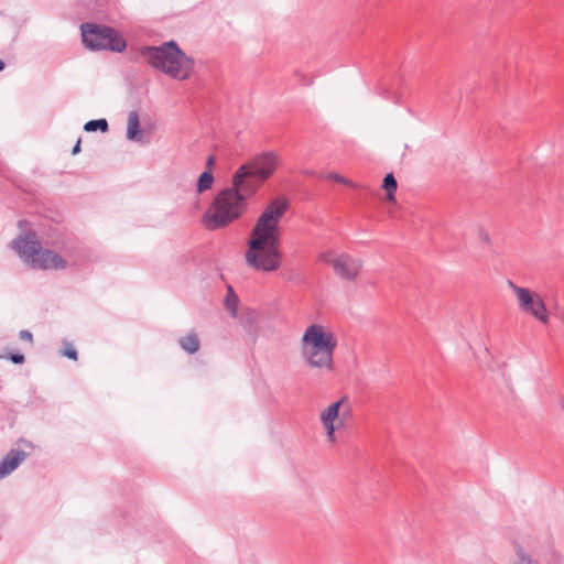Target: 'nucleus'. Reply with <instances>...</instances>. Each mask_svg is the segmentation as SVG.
<instances>
[{"instance_id":"f257e3e1","label":"nucleus","mask_w":564,"mask_h":564,"mask_svg":"<svg viewBox=\"0 0 564 564\" xmlns=\"http://www.w3.org/2000/svg\"><path fill=\"white\" fill-rule=\"evenodd\" d=\"M288 208L284 198H275L264 207L250 231L245 253L248 267L263 272H273L281 267L279 224Z\"/></svg>"},{"instance_id":"f03ea898","label":"nucleus","mask_w":564,"mask_h":564,"mask_svg":"<svg viewBox=\"0 0 564 564\" xmlns=\"http://www.w3.org/2000/svg\"><path fill=\"white\" fill-rule=\"evenodd\" d=\"M254 194H248L242 184H235L220 191L214 202L213 210L203 216V223L208 230H218L240 218L248 210V200Z\"/></svg>"},{"instance_id":"7ed1b4c3","label":"nucleus","mask_w":564,"mask_h":564,"mask_svg":"<svg viewBox=\"0 0 564 564\" xmlns=\"http://www.w3.org/2000/svg\"><path fill=\"white\" fill-rule=\"evenodd\" d=\"M140 55L152 68L173 79L185 80L194 70V58L186 55L173 40L159 46H143Z\"/></svg>"},{"instance_id":"20e7f679","label":"nucleus","mask_w":564,"mask_h":564,"mask_svg":"<svg viewBox=\"0 0 564 564\" xmlns=\"http://www.w3.org/2000/svg\"><path fill=\"white\" fill-rule=\"evenodd\" d=\"M335 335L321 324H311L301 338V357L313 369L332 372L335 369Z\"/></svg>"},{"instance_id":"39448f33","label":"nucleus","mask_w":564,"mask_h":564,"mask_svg":"<svg viewBox=\"0 0 564 564\" xmlns=\"http://www.w3.org/2000/svg\"><path fill=\"white\" fill-rule=\"evenodd\" d=\"M279 164L275 152H262L240 165L234 173L235 184H242L248 194H256Z\"/></svg>"},{"instance_id":"423d86ee","label":"nucleus","mask_w":564,"mask_h":564,"mask_svg":"<svg viewBox=\"0 0 564 564\" xmlns=\"http://www.w3.org/2000/svg\"><path fill=\"white\" fill-rule=\"evenodd\" d=\"M11 245L20 258L33 269L48 270L66 268V261L58 253L48 249H42L35 232L19 236Z\"/></svg>"},{"instance_id":"0eeeda50","label":"nucleus","mask_w":564,"mask_h":564,"mask_svg":"<svg viewBox=\"0 0 564 564\" xmlns=\"http://www.w3.org/2000/svg\"><path fill=\"white\" fill-rule=\"evenodd\" d=\"M80 31L83 44L90 51L108 50L120 53L127 47L126 41L113 28L87 22L80 25Z\"/></svg>"},{"instance_id":"6e6552de","label":"nucleus","mask_w":564,"mask_h":564,"mask_svg":"<svg viewBox=\"0 0 564 564\" xmlns=\"http://www.w3.org/2000/svg\"><path fill=\"white\" fill-rule=\"evenodd\" d=\"M507 284L514 293L518 306L523 313L533 316L544 325L549 323L545 304L538 293L527 288L519 286L511 280H508Z\"/></svg>"},{"instance_id":"1a4fd4ad","label":"nucleus","mask_w":564,"mask_h":564,"mask_svg":"<svg viewBox=\"0 0 564 564\" xmlns=\"http://www.w3.org/2000/svg\"><path fill=\"white\" fill-rule=\"evenodd\" d=\"M351 411L352 409L347 395L341 397L338 401L329 404L322 411L321 422L329 442L333 443L335 441V431L337 429L335 421L340 419V423H343V421L350 415Z\"/></svg>"},{"instance_id":"9d476101","label":"nucleus","mask_w":564,"mask_h":564,"mask_svg":"<svg viewBox=\"0 0 564 564\" xmlns=\"http://www.w3.org/2000/svg\"><path fill=\"white\" fill-rule=\"evenodd\" d=\"M364 262L359 258H355L348 253H340L334 257L333 270L340 279L354 281L361 270Z\"/></svg>"},{"instance_id":"9b49d317","label":"nucleus","mask_w":564,"mask_h":564,"mask_svg":"<svg viewBox=\"0 0 564 564\" xmlns=\"http://www.w3.org/2000/svg\"><path fill=\"white\" fill-rule=\"evenodd\" d=\"M26 453L17 448H12L0 462V477L12 473L25 458Z\"/></svg>"},{"instance_id":"f8f14e48","label":"nucleus","mask_w":564,"mask_h":564,"mask_svg":"<svg viewBox=\"0 0 564 564\" xmlns=\"http://www.w3.org/2000/svg\"><path fill=\"white\" fill-rule=\"evenodd\" d=\"M127 139L130 141L144 143V133L140 128L138 111L133 110L128 117Z\"/></svg>"},{"instance_id":"ddd939ff","label":"nucleus","mask_w":564,"mask_h":564,"mask_svg":"<svg viewBox=\"0 0 564 564\" xmlns=\"http://www.w3.org/2000/svg\"><path fill=\"white\" fill-rule=\"evenodd\" d=\"M178 345L189 355L197 352L200 347L198 336L194 330H191L185 336L180 337Z\"/></svg>"},{"instance_id":"4468645a","label":"nucleus","mask_w":564,"mask_h":564,"mask_svg":"<svg viewBox=\"0 0 564 564\" xmlns=\"http://www.w3.org/2000/svg\"><path fill=\"white\" fill-rule=\"evenodd\" d=\"M238 303V295L235 293L234 289L230 285H228L227 294L225 297V306L231 313L232 316L237 315Z\"/></svg>"},{"instance_id":"2eb2a0df","label":"nucleus","mask_w":564,"mask_h":564,"mask_svg":"<svg viewBox=\"0 0 564 564\" xmlns=\"http://www.w3.org/2000/svg\"><path fill=\"white\" fill-rule=\"evenodd\" d=\"M382 187L387 191V199L389 202L394 200V193L398 187V183L392 173H388L382 182Z\"/></svg>"},{"instance_id":"dca6fc26","label":"nucleus","mask_w":564,"mask_h":564,"mask_svg":"<svg viewBox=\"0 0 564 564\" xmlns=\"http://www.w3.org/2000/svg\"><path fill=\"white\" fill-rule=\"evenodd\" d=\"M214 176L212 174V171H205L203 172L197 181V192L203 193L207 189H209L213 185Z\"/></svg>"},{"instance_id":"f3484780","label":"nucleus","mask_w":564,"mask_h":564,"mask_svg":"<svg viewBox=\"0 0 564 564\" xmlns=\"http://www.w3.org/2000/svg\"><path fill=\"white\" fill-rule=\"evenodd\" d=\"M108 121L106 119L89 120L85 123L84 130L87 132H95L97 130L101 132L108 131Z\"/></svg>"},{"instance_id":"a211bd4d","label":"nucleus","mask_w":564,"mask_h":564,"mask_svg":"<svg viewBox=\"0 0 564 564\" xmlns=\"http://www.w3.org/2000/svg\"><path fill=\"white\" fill-rule=\"evenodd\" d=\"M326 178L328 180H333L339 184H344V185H347V186H350V187H354V188H359L360 186L358 184H355L352 183L351 181H349L348 178L341 176L340 174H337V173H329L326 175Z\"/></svg>"},{"instance_id":"6ab92c4d","label":"nucleus","mask_w":564,"mask_h":564,"mask_svg":"<svg viewBox=\"0 0 564 564\" xmlns=\"http://www.w3.org/2000/svg\"><path fill=\"white\" fill-rule=\"evenodd\" d=\"M518 561L514 564H538L533 562L521 547L517 550Z\"/></svg>"},{"instance_id":"aec40b11","label":"nucleus","mask_w":564,"mask_h":564,"mask_svg":"<svg viewBox=\"0 0 564 564\" xmlns=\"http://www.w3.org/2000/svg\"><path fill=\"white\" fill-rule=\"evenodd\" d=\"M477 237L480 242L486 245L490 243L489 234L482 227H477Z\"/></svg>"},{"instance_id":"412c9836","label":"nucleus","mask_w":564,"mask_h":564,"mask_svg":"<svg viewBox=\"0 0 564 564\" xmlns=\"http://www.w3.org/2000/svg\"><path fill=\"white\" fill-rule=\"evenodd\" d=\"M8 358L15 365H21L24 362L25 358L22 354H19V352H15V354H10L8 356Z\"/></svg>"},{"instance_id":"4be33fe9","label":"nucleus","mask_w":564,"mask_h":564,"mask_svg":"<svg viewBox=\"0 0 564 564\" xmlns=\"http://www.w3.org/2000/svg\"><path fill=\"white\" fill-rule=\"evenodd\" d=\"M63 355L73 360L77 359V351L72 346L66 347Z\"/></svg>"},{"instance_id":"5701e85b","label":"nucleus","mask_w":564,"mask_h":564,"mask_svg":"<svg viewBox=\"0 0 564 564\" xmlns=\"http://www.w3.org/2000/svg\"><path fill=\"white\" fill-rule=\"evenodd\" d=\"M319 259L321 261H323L324 263L326 264H329L332 268H333V261H334V258L332 257V253L326 251V252H323L321 256H319Z\"/></svg>"},{"instance_id":"b1692460","label":"nucleus","mask_w":564,"mask_h":564,"mask_svg":"<svg viewBox=\"0 0 564 564\" xmlns=\"http://www.w3.org/2000/svg\"><path fill=\"white\" fill-rule=\"evenodd\" d=\"M19 337H20L21 339H23V340H28V341H30V343H32V340H33V336H32L31 332L25 330V329H23V330H21V332H20Z\"/></svg>"},{"instance_id":"393cba45","label":"nucleus","mask_w":564,"mask_h":564,"mask_svg":"<svg viewBox=\"0 0 564 564\" xmlns=\"http://www.w3.org/2000/svg\"><path fill=\"white\" fill-rule=\"evenodd\" d=\"M80 152V139L77 140L76 144L74 145L72 150V154L75 155Z\"/></svg>"},{"instance_id":"a878e982","label":"nucleus","mask_w":564,"mask_h":564,"mask_svg":"<svg viewBox=\"0 0 564 564\" xmlns=\"http://www.w3.org/2000/svg\"><path fill=\"white\" fill-rule=\"evenodd\" d=\"M215 163V158L213 155L208 156L207 161H206V166H207V171H210L212 166L214 165Z\"/></svg>"},{"instance_id":"bb28decb","label":"nucleus","mask_w":564,"mask_h":564,"mask_svg":"<svg viewBox=\"0 0 564 564\" xmlns=\"http://www.w3.org/2000/svg\"><path fill=\"white\" fill-rule=\"evenodd\" d=\"M4 68V62L0 59V72Z\"/></svg>"},{"instance_id":"cd10ccee","label":"nucleus","mask_w":564,"mask_h":564,"mask_svg":"<svg viewBox=\"0 0 564 564\" xmlns=\"http://www.w3.org/2000/svg\"><path fill=\"white\" fill-rule=\"evenodd\" d=\"M312 83H313V80H312V79H310V80H307V82H303V84H304V85H306V86L311 85Z\"/></svg>"}]
</instances>
